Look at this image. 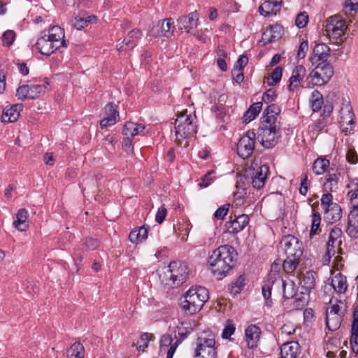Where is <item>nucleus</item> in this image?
I'll return each mask as SVG.
<instances>
[{
  "label": "nucleus",
  "instance_id": "nucleus-1",
  "mask_svg": "<svg viewBox=\"0 0 358 358\" xmlns=\"http://www.w3.org/2000/svg\"><path fill=\"white\" fill-rule=\"evenodd\" d=\"M237 252L229 245H224L214 250L208 259V265L214 276L222 279L235 266Z\"/></svg>",
  "mask_w": 358,
  "mask_h": 358
},
{
  "label": "nucleus",
  "instance_id": "nucleus-2",
  "mask_svg": "<svg viewBox=\"0 0 358 358\" xmlns=\"http://www.w3.org/2000/svg\"><path fill=\"white\" fill-rule=\"evenodd\" d=\"M197 132L196 117L187 109L178 115L175 121V141L178 145L187 148Z\"/></svg>",
  "mask_w": 358,
  "mask_h": 358
},
{
  "label": "nucleus",
  "instance_id": "nucleus-3",
  "mask_svg": "<svg viewBox=\"0 0 358 358\" xmlns=\"http://www.w3.org/2000/svg\"><path fill=\"white\" fill-rule=\"evenodd\" d=\"M350 212L348 217L346 233L351 238L358 237V178L350 180L347 185Z\"/></svg>",
  "mask_w": 358,
  "mask_h": 358
},
{
  "label": "nucleus",
  "instance_id": "nucleus-4",
  "mask_svg": "<svg viewBox=\"0 0 358 358\" xmlns=\"http://www.w3.org/2000/svg\"><path fill=\"white\" fill-rule=\"evenodd\" d=\"M181 308L189 315L199 312L209 298L208 289L201 286L191 287L185 294Z\"/></svg>",
  "mask_w": 358,
  "mask_h": 358
},
{
  "label": "nucleus",
  "instance_id": "nucleus-5",
  "mask_svg": "<svg viewBox=\"0 0 358 358\" xmlns=\"http://www.w3.org/2000/svg\"><path fill=\"white\" fill-rule=\"evenodd\" d=\"M215 336L211 331H202L196 339L195 358H216Z\"/></svg>",
  "mask_w": 358,
  "mask_h": 358
},
{
  "label": "nucleus",
  "instance_id": "nucleus-6",
  "mask_svg": "<svg viewBox=\"0 0 358 358\" xmlns=\"http://www.w3.org/2000/svg\"><path fill=\"white\" fill-rule=\"evenodd\" d=\"M315 68L309 73L307 79L313 86H322L327 84L334 75V68L328 62L315 64Z\"/></svg>",
  "mask_w": 358,
  "mask_h": 358
},
{
  "label": "nucleus",
  "instance_id": "nucleus-7",
  "mask_svg": "<svg viewBox=\"0 0 358 358\" xmlns=\"http://www.w3.org/2000/svg\"><path fill=\"white\" fill-rule=\"evenodd\" d=\"M279 136L278 126L272 127L260 126L257 138L264 148L269 149L278 143Z\"/></svg>",
  "mask_w": 358,
  "mask_h": 358
},
{
  "label": "nucleus",
  "instance_id": "nucleus-8",
  "mask_svg": "<svg viewBox=\"0 0 358 358\" xmlns=\"http://www.w3.org/2000/svg\"><path fill=\"white\" fill-rule=\"evenodd\" d=\"M256 134L254 131H248L237 143V153L243 159L249 158L255 150Z\"/></svg>",
  "mask_w": 358,
  "mask_h": 358
},
{
  "label": "nucleus",
  "instance_id": "nucleus-9",
  "mask_svg": "<svg viewBox=\"0 0 358 358\" xmlns=\"http://www.w3.org/2000/svg\"><path fill=\"white\" fill-rule=\"evenodd\" d=\"M48 85L47 81L41 85H22L17 89L16 96L20 100L36 99L45 94Z\"/></svg>",
  "mask_w": 358,
  "mask_h": 358
},
{
  "label": "nucleus",
  "instance_id": "nucleus-10",
  "mask_svg": "<svg viewBox=\"0 0 358 358\" xmlns=\"http://www.w3.org/2000/svg\"><path fill=\"white\" fill-rule=\"evenodd\" d=\"M350 26V24L345 25V22L341 16L334 15L327 19L325 31L330 37L337 39L342 36Z\"/></svg>",
  "mask_w": 358,
  "mask_h": 358
},
{
  "label": "nucleus",
  "instance_id": "nucleus-11",
  "mask_svg": "<svg viewBox=\"0 0 358 358\" xmlns=\"http://www.w3.org/2000/svg\"><path fill=\"white\" fill-rule=\"evenodd\" d=\"M170 280L176 286L182 285L188 277V268L180 262H172L169 265Z\"/></svg>",
  "mask_w": 358,
  "mask_h": 358
},
{
  "label": "nucleus",
  "instance_id": "nucleus-12",
  "mask_svg": "<svg viewBox=\"0 0 358 358\" xmlns=\"http://www.w3.org/2000/svg\"><path fill=\"white\" fill-rule=\"evenodd\" d=\"M280 245L285 250L287 257H296V258H301L303 254V244L295 236L288 235L283 237L280 242Z\"/></svg>",
  "mask_w": 358,
  "mask_h": 358
},
{
  "label": "nucleus",
  "instance_id": "nucleus-13",
  "mask_svg": "<svg viewBox=\"0 0 358 358\" xmlns=\"http://www.w3.org/2000/svg\"><path fill=\"white\" fill-rule=\"evenodd\" d=\"M175 27L171 18H166L159 21L156 26H154L149 31L150 36L154 37H170L173 35Z\"/></svg>",
  "mask_w": 358,
  "mask_h": 358
},
{
  "label": "nucleus",
  "instance_id": "nucleus-14",
  "mask_svg": "<svg viewBox=\"0 0 358 358\" xmlns=\"http://www.w3.org/2000/svg\"><path fill=\"white\" fill-rule=\"evenodd\" d=\"M339 113V123L341 127L343 128V131L347 132L349 129L352 128V125L355 123V115L352 112V108L348 103H343Z\"/></svg>",
  "mask_w": 358,
  "mask_h": 358
},
{
  "label": "nucleus",
  "instance_id": "nucleus-15",
  "mask_svg": "<svg viewBox=\"0 0 358 358\" xmlns=\"http://www.w3.org/2000/svg\"><path fill=\"white\" fill-rule=\"evenodd\" d=\"M250 218L248 215L242 214L238 217H235L225 223L227 231L229 234H236L242 231L245 227L249 223Z\"/></svg>",
  "mask_w": 358,
  "mask_h": 358
},
{
  "label": "nucleus",
  "instance_id": "nucleus-16",
  "mask_svg": "<svg viewBox=\"0 0 358 358\" xmlns=\"http://www.w3.org/2000/svg\"><path fill=\"white\" fill-rule=\"evenodd\" d=\"M199 14L196 11L192 12L188 16H182L178 20L179 29L189 33L197 27Z\"/></svg>",
  "mask_w": 358,
  "mask_h": 358
},
{
  "label": "nucleus",
  "instance_id": "nucleus-17",
  "mask_svg": "<svg viewBox=\"0 0 358 358\" xmlns=\"http://www.w3.org/2000/svg\"><path fill=\"white\" fill-rule=\"evenodd\" d=\"M342 231L338 227L333 228L329 234V241L327 243V253L331 257L334 256L336 253V249L338 248L341 242Z\"/></svg>",
  "mask_w": 358,
  "mask_h": 358
},
{
  "label": "nucleus",
  "instance_id": "nucleus-18",
  "mask_svg": "<svg viewBox=\"0 0 358 358\" xmlns=\"http://www.w3.org/2000/svg\"><path fill=\"white\" fill-rule=\"evenodd\" d=\"M261 335V329L259 327L251 324L245 331V342L250 349L257 347Z\"/></svg>",
  "mask_w": 358,
  "mask_h": 358
},
{
  "label": "nucleus",
  "instance_id": "nucleus-19",
  "mask_svg": "<svg viewBox=\"0 0 358 358\" xmlns=\"http://www.w3.org/2000/svg\"><path fill=\"white\" fill-rule=\"evenodd\" d=\"M104 113L106 116L100 122L101 127L105 128L115 124L119 116L116 106L112 103H108L104 108Z\"/></svg>",
  "mask_w": 358,
  "mask_h": 358
},
{
  "label": "nucleus",
  "instance_id": "nucleus-20",
  "mask_svg": "<svg viewBox=\"0 0 358 358\" xmlns=\"http://www.w3.org/2000/svg\"><path fill=\"white\" fill-rule=\"evenodd\" d=\"M330 48L325 43L316 44L313 48V57L311 59L313 64H318V62H327L330 57Z\"/></svg>",
  "mask_w": 358,
  "mask_h": 358
},
{
  "label": "nucleus",
  "instance_id": "nucleus-21",
  "mask_svg": "<svg viewBox=\"0 0 358 358\" xmlns=\"http://www.w3.org/2000/svg\"><path fill=\"white\" fill-rule=\"evenodd\" d=\"M306 74V70L302 65H297L294 69L292 76L289 80V90L290 91L298 90L301 87V81L303 80Z\"/></svg>",
  "mask_w": 358,
  "mask_h": 358
},
{
  "label": "nucleus",
  "instance_id": "nucleus-22",
  "mask_svg": "<svg viewBox=\"0 0 358 358\" xmlns=\"http://www.w3.org/2000/svg\"><path fill=\"white\" fill-rule=\"evenodd\" d=\"M59 48L61 47H66V43L64 40V31L59 26H53L50 28L48 34H43Z\"/></svg>",
  "mask_w": 358,
  "mask_h": 358
},
{
  "label": "nucleus",
  "instance_id": "nucleus-23",
  "mask_svg": "<svg viewBox=\"0 0 358 358\" xmlns=\"http://www.w3.org/2000/svg\"><path fill=\"white\" fill-rule=\"evenodd\" d=\"M268 171L269 169L266 165L260 166L254 171L251 181L254 188L259 189L264 187Z\"/></svg>",
  "mask_w": 358,
  "mask_h": 358
},
{
  "label": "nucleus",
  "instance_id": "nucleus-24",
  "mask_svg": "<svg viewBox=\"0 0 358 358\" xmlns=\"http://www.w3.org/2000/svg\"><path fill=\"white\" fill-rule=\"evenodd\" d=\"M35 46L40 53L47 56L59 49L44 34L37 40Z\"/></svg>",
  "mask_w": 358,
  "mask_h": 358
},
{
  "label": "nucleus",
  "instance_id": "nucleus-25",
  "mask_svg": "<svg viewBox=\"0 0 358 358\" xmlns=\"http://www.w3.org/2000/svg\"><path fill=\"white\" fill-rule=\"evenodd\" d=\"M173 338L170 334H164L162 336L160 340V351H166V358H173V356L176 352V350L180 343L179 340H177L173 344Z\"/></svg>",
  "mask_w": 358,
  "mask_h": 358
},
{
  "label": "nucleus",
  "instance_id": "nucleus-26",
  "mask_svg": "<svg viewBox=\"0 0 358 358\" xmlns=\"http://www.w3.org/2000/svg\"><path fill=\"white\" fill-rule=\"evenodd\" d=\"M22 108V104H15L6 107L1 115V121L5 123L15 122L20 116V111Z\"/></svg>",
  "mask_w": 358,
  "mask_h": 358
},
{
  "label": "nucleus",
  "instance_id": "nucleus-27",
  "mask_svg": "<svg viewBox=\"0 0 358 358\" xmlns=\"http://www.w3.org/2000/svg\"><path fill=\"white\" fill-rule=\"evenodd\" d=\"M282 0H267L264 1L259 8L261 15L266 17L276 13L280 9Z\"/></svg>",
  "mask_w": 358,
  "mask_h": 358
},
{
  "label": "nucleus",
  "instance_id": "nucleus-28",
  "mask_svg": "<svg viewBox=\"0 0 358 358\" xmlns=\"http://www.w3.org/2000/svg\"><path fill=\"white\" fill-rule=\"evenodd\" d=\"M142 36V32L140 29H134L130 31L127 36L123 40V41L117 45V49L119 50H123L124 46H126L129 49H132L136 45L138 39L141 38Z\"/></svg>",
  "mask_w": 358,
  "mask_h": 358
},
{
  "label": "nucleus",
  "instance_id": "nucleus-29",
  "mask_svg": "<svg viewBox=\"0 0 358 358\" xmlns=\"http://www.w3.org/2000/svg\"><path fill=\"white\" fill-rule=\"evenodd\" d=\"M145 126L132 122H127L123 127L122 134L126 137L134 138L136 135L143 134Z\"/></svg>",
  "mask_w": 358,
  "mask_h": 358
},
{
  "label": "nucleus",
  "instance_id": "nucleus-30",
  "mask_svg": "<svg viewBox=\"0 0 358 358\" xmlns=\"http://www.w3.org/2000/svg\"><path fill=\"white\" fill-rule=\"evenodd\" d=\"M340 176V173L329 171L325 176V182L324 183L325 191L334 192L336 190Z\"/></svg>",
  "mask_w": 358,
  "mask_h": 358
},
{
  "label": "nucleus",
  "instance_id": "nucleus-31",
  "mask_svg": "<svg viewBox=\"0 0 358 358\" xmlns=\"http://www.w3.org/2000/svg\"><path fill=\"white\" fill-rule=\"evenodd\" d=\"M324 217L329 222H336L342 217V210L341 206L336 203L330 208L324 210Z\"/></svg>",
  "mask_w": 358,
  "mask_h": 358
},
{
  "label": "nucleus",
  "instance_id": "nucleus-32",
  "mask_svg": "<svg viewBox=\"0 0 358 358\" xmlns=\"http://www.w3.org/2000/svg\"><path fill=\"white\" fill-rule=\"evenodd\" d=\"M331 285L336 292L344 293L348 288L346 277L338 273L331 278Z\"/></svg>",
  "mask_w": 358,
  "mask_h": 358
},
{
  "label": "nucleus",
  "instance_id": "nucleus-33",
  "mask_svg": "<svg viewBox=\"0 0 358 358\" xmlns=\"http://www.w3.org/2000/svg\"><path fill=\"white\" fill-rule=\"evenodd\" d=\"M14 226L20 231H24L28 227V211L21 208L17 213V220L13 222Z\"/></svg>",
  "mask_w": 358,
  "mask_h": 358
},
{
  "label": "nucleus",
  "instance_id": "nucleus-34",
  "mask_svg": "<svg viewBox=\"0 0 358 358\" xmlns=\"http://www.w3.org/2000/svg\"><path fill=\"white\" fill-rule=\"evenodd\" d=\"M148 229L145 226L141 227L137 229L131 231L129 238L131 242L138 243L142 242L148 238Z\"/></svg>",
  "mask_w": 358,
  "mask_h": 358
},
{
  "label": "nucleus",
  "instance_id": "nucleus-35",
  "mask_svg": "<svg viewBox=\"0 0 358 358\" xmlns=\"http://www.w3.org/2000/svg\"><path fill=\"white\" fill-rule=\"evenodd\" d=\"M315 275L316 273L313 271H308L303 275L300 279L301 285L306 290H310L314 288L315 285Z\"/></svg>",
  "mask_w": 358,
  "mask_h": 358
},
{
  "label": "nucleus",
  "instance_id": "nucleus-36",
  "mask_svg": "<svg viewBox=\"0 0 358 358\" xmlns=\"http://www.w3.org/2000/svg\"><path fill=\"white\" fill-rule=\"evenodd\" d=\"M310 103L313 112H318L324 105V99L322 94L317 91L314 90L310 98Z\"/></svg>",
  "mask_w": 358,
  "mask_h": 358
},
{
  "label": "nucleus",
  "instance_id": "nucleus-37",
  "mask_svg": "<svg viewBox=\"0 0 358 358\" xmlns=\"http://www.w3.org/2000/svg\"><path fill=\"white\" fill-rule=\"evenodd\" d=\"M299 262L300 258L287 257L282 264L284 271L287 274L294 275Z\"/></svg>",
  "mask_w": 358,
  "mask_h": 358
},
{
  "label": "nucleus",
  "instance_id": "nucleus-38",
  "mask_svg": "<svg viewBox=\"0 0 358 358\" xmlns=\"http://www.w3.org/2000/svg\"><path fill=\"white\" fill-rule=\"evenodd\" d=\"M67 358H85V348L80 343H74L67 350Z\"/></svg>",
  "mask_w": 358,
  "mask_h": 358
},
{
  "label": "nucleus",
  "instance_id": "nucleus-39",
  "mask_svg": "<svg viewBox=\"0 0 358 358\" xmlns=\"http://www.w3.org/2000/svg\"><path fill=\"white\" fill-rule=\"evenodd\" d=\"M262 102H256L250 106L248 110L245 113L243 118L245 123L253 120L262 110Z\"/></svg>",
  "mask_w": 358,
  "mask_h": 358
},
{
  "label": "nucleus",
  "instance_id": "nucleus-40",
  "mask_svg": "<svg viewBox=\"0 0 358 358\" xmlns=\"http://www.w3.org/2000/svg\"><path fill=\"white\" fill-rule=\"evenodd\" d=\"M283 296L286 299H292L297 292V287L292 280H282Z\"/></svg>",
  "mask_w": 358,
  "mask_h": 358
},
{
  "label": "nucleus",
  "instance_id": "nucleus-41",
  "mask_svg": "<svg viewBox=\"0 0 358 358\" xmlns=\"http://www.w3.org/2000/svg\"><path fill=\"white\" fill-rule=\"evenodd\" d=\"M273 29H279V32L282 31V27L278 24L271 26L269 29H267L262 34V41L264 44L275 41L280 38V34H273Z\"/></svg>",
  "mask_w": 358,
  "mask_h": 358
},
{
  "label": "nucleus",
  "instance_id": "nucleus-42",
  "mask_svg": "<svg viewBox=\"0 0 358 358\" xmlns=\"http://www.w3.org/2000/svg\"><path fill=\"white\" fill-rule=\"evenodd\" d=\"M329 166V161L324 158H317L313 165V171L317 175L324 173Z\"/></svg>",
  "mask_w": 358,
  "mask_h": 358
},
{
  "label": "nucleus",
  "instance_id": "nucleus-43",
  "mask_svg": "<svg viewBox=\"0 0 358 358\" xmlns=\"http://www.w3.org/2000/svg\"><path fill=\"white\" fill-rule=\"evenodd\" d=\"M174 230L181 241H185L189 231V224L186 222H178L174 227Z\"/></svg>",
  "mask_w": 358,
  "mask_h": 358
},
{
  "label": "nucleus",
  "instance_id": "nucleus-44",
  "mask_svg": "<svg viewBox=\"0 0 358 358\" xmlns=\"http://www.w3.org/2000/svg\"><path fill=\"white\" fill-rule=\"evenodd\" d=\"M341 317L339 315H327L326 324L330 331H336L340 327Z\"/></svg>",
  "mask_w": 358,
  "mask_h": 358
},
{
  "label": "nucleus",
  "instance_id": "nucleus-45",
  "mask_svg": "<svg viewBox=\"0 0 358 358\" xmlns=\"http://www.w3.org/2000/svg\"><path fill=\"white\" fill-rule=\"evenodd\" d=\"M321 222V215L318 212H314L312 215V224L310 231V237L312 238L314 235L317 234L320 230V225Z\"/></svg>",
  "mask_w": 358,
  "mask_h": 358
},
{
  "label": "nucleus",
  "instance_id": "nucleus-46",
  "mask_svg": "<svg viewBox=\"0 0 358 358\" xmlns=\"http://www.w3.org/2000/svg\"><path fill=\"white\" fill-rule=\"evenodd\" d=\"M282 74V69L280 66H277L272 71L270 78L268 80L269 85H274L281 80Z\"/></svg>",
  "mask_w": 358,
  "mask_h": 358
},
{
  "label": "nucleus",
  "instance_id": "nucleus-47",
  "mask_svg": "<svg viewBox=\"0 0 358 358\" xmlns=\"http://www.w3.org/2000/svg\"><path fill=\"white\" fill-rule=\"evenodd\" d=\"M271 289L272 287L269 282L264 284L262 288V295L265 299V304L268 307L272 306V301L270 299L271 295Z\"/></svg>",
  "mask_w": 358,
  "mask_h": 358
},
{
  "label": "nucleus",
  "instance_id": "nucleus-48",
  "mask_svg": "<svg viewBox=\"0 0 358 358\" xmlns=\"http://www.w3.org/2000/svg\"><path fill=\"white\" fill-rule=\"evenodd\" d=\"M336 203L333 202V196L331 193L324 194L321 198V206L324 210L335 205Z\"/></svg>",
  "mask_w": 358,
  "mask_h": 358
},
{
  "label": "nucleus",
  "instance_id": "nucleus-49",
  "mask_svg": "<svg viewBox=\"0 0 358 358\" xmlns=\"http://www.w3.org/2000/svg\"><path fill=\"white\" fill-rule=\"evenodd\" d=\"M308 21V15L307 13L305 12L300 13L296 15L295 24L300 29L303 28L307 24Z\"/></svg>",
  "mask_w": 358,
  "mask_h": 358
},
{
  "label": "nucleus",
  "instance_id": "nucleus-50",
  "mask_svg": "<svg viewBox=\"0 0 358 358\" xmlns=\"http://www.w3.org/2000/svg\"><path fill=\"white\" fill-rule=\"evenodd\" d=\"M264 120L262 126L266 127H272L273 126H277L276 121L278 115H270L266 113H264Z\"/></svg>",
  "mask_w": 358,
  "mask_h": 358
},
{
  "label": "nucleus",
  "instance_id": "nucleus-51",
  "mask_svg": "<svg viewBox=\"0 0 358 358\" xmlns=\"http://www.w3.org/2000/svg\"><path fill=\"white\" fill-rule=\"evenodd\" d=\"M15 32L12 30H8L4 32L2 36V41L4 45H10L15 38Z\"/></svg>",
  "mask_w": 358,
  "mask_h": 358
},
{
  "label": "nucleus",
  "instance_id": "nucleus-52",
  "mask_svg": "<svg viewBox=\"0 0 358 358\" xmlns=\"http://www.w3.org/2000/svg\"><path fill=\"white\" fill-rule=\"evenodd\" d=\"M150 334L144 333L141 338L137 341V348L139 350H144L148 347V341H150Z\"/></svg>",
  "mask_w": 358,
  "mask_h": 358
},
{
  "label": "nucleus",
  "instance_id": "nucleus-53",
  "mask_svg": "<svg viewBox=\"0 0 358 358\" xmlns=\"http://www.w3.org/2000/svg\"><path fill=\"white\" fill-rule=\"evenodd\" d=\"M229 204H224L218 208L215 212L214 216L217 219L223 220L229 211Z\"/></svg>",
  "mask_w": 358,
  "mask_h": 358
},
{
  "label": "nucleus",
  "instance_id": "nucleus-54",
  "mask_svg": "<svg viewBox=\"0 0 358 358\" xmlns=\"http://www.w3.org/2000/svg\"><path fill=\"white\" fill-rule=\"evenodd\" d=\"M214 173H215V171L211 170V171H209L207 173H206L201 178V182H199V186L201 187H207L213 180L210 176Z\"/></svg>",
  "mask_w": 358,
  "mask_h": 358
},
{
  "label": "nucleus",
  "instance_id": "nucleus-55",
  "mask_svg": "<svg viewBox=\"0 0 358 358\" xmlns=\"http://www.w3.org/2000/svg\"><path fill=\"white\" fill-rule=\"evenodd\" d=\"M277 94L273 89H269L266 91L262 95V101L265 103H270L275 100Z\"/></svg>",
  "mask_w": 358,
  "mask_h": 358
},
{
  "label": "nucleus",
  "instance_id": "nucleus-56",
  "mask_svg": "<svg viewBox=\"0 0 358 358\" xmlns=\"http://www.w3.org/2000/svg\"><path fill=\"white\" fill-rule=\"evenodd\" d=\"M308 50V43L307 41H302L297 51V57L299 59H303L306 57V52Z\"/></svg>",
  "mask_w": 358,
  "mask_h": 358
},
{
  "label": "nucleus",
  "instance_id": "nucleus-57",
  "mask_svg": "<svg viewBox=\"0 0 358 358\" xmlns=\"http://www.w3.org/2000/svg\"><path fill=\"white\" fill-rule=\"evenodd\" d=\"M346 160L352 164H355L358 162V155L354 148L348 150Z\"/></svg>",
  "mask_w": 358,
  "mask_h": 358
},
{
  "label": "nucleus",
  "instance_id": "nucleus-58",
  "mask_svg": "<svg viewBox=\"0 0 358 358\" xmlns=\"http://www.w3.org/2000/svg\"><path fill=\"white\" fill-rule=\"evenodd\" d=\"M328 120L322 116L321 118L318 119L315 124L314 130L320 132L322 131L327 125Z\"/></svg>",
  "mask_w": 358,
  "mask_h": 358
},
{
  "label": "nucleus",
  "instance_id": "nucleus-59",
  "mask_svg": "<svg viewBox=\"0 0 358 358\" xmlns=\"http://www.w3.org/2000/svg\"><path fill=\"white\" fill-rule=\"evenodd\" d=\"M73 26L78 30H80L84 27H87L86 20H84L83 17L77 16L72 20Z\"/></svg>",
  "mask_w": 358,
  "mask_h": 358
},
{
  "label": "nucleus",
  "instance_id": "nucleus-60",
  "mask_svg": "<svg viewBox=\"0 0 358 358\" xmlns=\"http://www.w3.org/2000/svg\"><path fill=\"white\" fill-rule=\"evenodd\" d=\"M234 80L236 83L241 84L244 80L243 70L241 69L234 68L231 71Z\"/></svg>",
  "mask_w": 358,
  "mask_h": 358
},
{
  "label": "nucleus",
  "instance_id": "nucleus-61",
  "mask_svg": "<svg viewBox=\"0 0 358 358\" xmlns=\"http://www.w3.org/2000/svg\"><path fill=\"white\" fill-rule=\"evenodd\" d=\"M167 210L166 208L164 206H161L157 212L155 221L159 224H162L164 222Z\"/></svg>",
  "mask_w": 358,
  "mask_h": 358
},
{
  "label": "nucleus",
  "instance_id": "nucleus-62",
  "mask_svg": "<svg viewBox=\"0 0 358 358\" xmlns=\"http://www.w3.org/2000/svg\"><path fill=\"white\" fill-rule=\"evenodd\" d=\"M235 331V327L234 324H228L224 329L222 336L223 338H229Z\"/></svg>",
  "mask_w": 358,
  "mask_h": 358
},
{
  "label": "nucleus",
  "instance_id": "nucleus-63",
  "mask_svg": "<svg viewBox=\"0 0 358 358\" xmlns=\"http://www.w3.org/2000/svg\"><path fill=\"white\" fill-rule=\"evenodd\" d=\"M99 242L97 239L87 238L85 241V245L88 249L94 250L99 246Z\"/></svg>",
  "mask_w": 358,
  "mask_h": 358
},
{
  "label": "nucleus",
  "instance_id": "nucleus-64",
  "mask_svg": "<svg viewBox=\"0 0 358 358\" xmlns=\"http://www.w3.org/2000/svg\"><path fill=\"white\" fill-rule=\"evenodd\" d=\"M280 113V107L276 104H271L268 106L266 109L264 110V113L270 114V115H278Z\"/></svg>",
  "mask_w": 358,
  "mask_h": 358
}]
</instances>
